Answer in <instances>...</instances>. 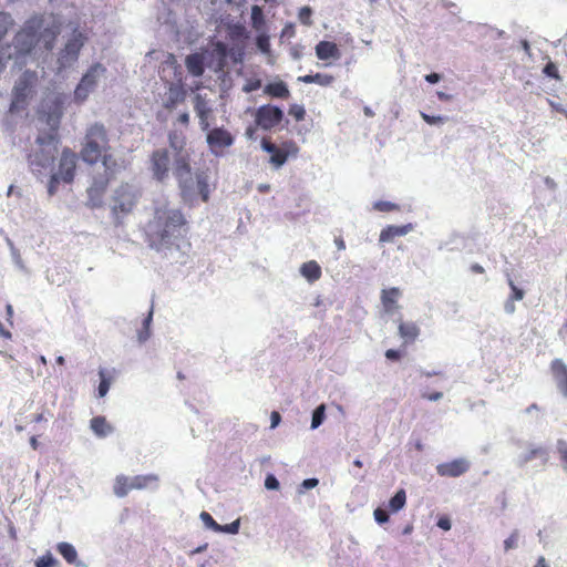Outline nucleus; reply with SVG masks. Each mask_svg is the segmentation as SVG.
<instances>
[{
  "label": "nucleus",
  "mask_w": 567,
  "mask_h": 567,
  "mask_svg": "<svg viewBox=\"0 0 567 567\" xmlns=\"http://www.w3.org/2000/svg\"><path fill=\"white\" fill-rule=\"evenodd\" d=\"M110 134L101 122H94L86 126L81 143L80 157L89 165L99 162L103 165V172L93 175L87 188V197L91 207H101L103 196L109 185L125 169L124 161H118L111 154Z\"/></svg>",
  "instance_id": "nucleus-1"
},
{
  "label": "nucleus",
  "mask_w": 567,
  "mask_h": 567,
  "mask_svg": "<svg viewBox=\"0 0 567 567\" xmlns=\"http://www.w3.org/2000/svg\"><path fill=\"white\" fill-rule=\"evenodd\" d=\"M147 227L151 246L157 250L190 247L189 224L178 208L166 205L156 207Z\"/></svg>",
  "instance_id": "nucleus-2"
},
{
  "label": "nucleus",
  "mask_w": 567,
  "mask_h": 567,
  "mask_svg": "<svg viewBox=\"0 0 567 567\" xmlns=\"http://www.w3.org/2000/svg\"><path fill=\"white\" fill-rule=\"evenodd\" d=\"M63 97L58 95L43 106L40 118L49 126L50 131L37 137L39 150L28 155V162L33 173H41L42 169L51 166L59 142L58 131L63 115Z\"/></svg>",
  "instance_id": "nucleus-3"
},
{
  "label": "nucleus",
  "mask_w": 567,
  "mask_h": 567,
  "mask_svg": "<svg viewBox=\"0 0 567 567\" xmlns=\"http://www.w3.org/2000/svg\"><path fill=\"white\" fill-rule=\"evenodd\" d=\"M59 33V24L44 28L43 16L30 17L13 37L14 58L19 59L30 54L41 39L44 41V49L51 51Z\"/></svg>",
  "instance_id": "nucleus-4"
},
{
  "label": "nucleus",
  "mask_w": 567,
  "mask_h": 567,
  "mask_svg": "<svg viewBox=\"0 0 567 567\" xmlns=\"http://www.w3.org/2000/svg\"><path fill=\"white\" fill-rule=\"evenodd\" d=\"M174 176L181 190V197L185 204L193 205L199 196L204 203L209 199V185L204 173L192 174L189 157L187 154H177L174 161Z\"/></svg>",
  "instance_id": "nucleus-5"
},
{
  "label": "nucleus",
  "mask_w": 567,
  "mask_h": 567,
  "mask_svg": "<svg viewBox=\"0 0 567 567\" xmlns=\"http://www.w3.org/2000/svg\"><path fill=\"white\" fill-rule=\"evenodd\" d=\"M39 83V76L35 71L27 70L16 81L9 111L17 113L28 107L30 101L37 93V86Z\"/></svg>",
  "instance_id": "nucleus-6"
},
{
  "label": "nucleus",
  "mask_w": 567,
  "mask_h": 567,
  "mask_svg": "<svg viewBox=\"0 0 567 567\" xmlns=\"http://www.w3.org/2000/svg\"><path fill=\"white\" fill-rule=\"evenodd\" d=\"M261 147L270 154L269 163L275 168H280L287 163L289 157H297L299 154V147L292 140H286L277 145L269 138L264 137L261 140Z\"/></svg>",
  "instance_id": "nucleus-7"
},
{
  "label": "nucleus",
  "mask_w": 567,
  "mask_h": 567,
  "mask_svg": "<svg viewBox=\"0 0 567 567\" xmlns=\"http://www.w3.org/2000/svg\"><path fill=\"white\" fill-rule=\"evenodd\" d=\"M86 41L87 35L83 31L79 29L73 30L71 37L59 52L56 61L59 71L72 66L78 61L80 52Z\"/></svg>",
  "instance_id": "nucleus-8"
},
{
  "label": "nucleus",
  "mask_w": 567,
  "mask_h": 567,
  "mask_svg": "<svg viewBox=\"0 0 567 567\" xmlns=\"http://www.w3.org/2000/svg\"><path fill=\"white\" fill-rule=\"evenodd\" d=\"M285 117L284 111L272 104L259 106L254 114L255 125L264 131H272L280 125Z\"/></svg>",
  "instance_id": "nucleus-9"
},
{
  "label": "nucleus",
  "mask_w": 567,
  "mask_h": 567,
  "mask_svg": "<svg viewBox=\"0 0 567 567\" xmlns=\"http://www.w3.org/2000/svg\"><path fill=\"white\" fill-rule=\"evenodd\" d=\"M136 194L128 185H121L114 196L112 212L116 218L130 214L136 205Z\"/></svg>",
  "instance_id": "nucleus-10"
},
{
  "label": "nucleus",
  "mask_w": 567,
  "mask_h": 567,
  "mask_svg": "<svg viewBox=\"0 0 567 567\" xmlns=\"http://www.w3.org/2000/svg\"><path fill=\"white\" fill-rule=\"evenodd\" d=\"M78 155L69 147L62 150L59 161L58 175L65 184H71L75 177Z\"/></svg>",
  "instance_id": "nucleus-11"
},
{
  "label": "nucleus",
  "mask_w": 567,
  "mask_h": 567,
  "mask_svg": "<svg viewBox=\"0 0 567 567\" xmlns=\"http://www.w3.org/2000/svg\"><path fill=\"white\" fill-rule=\"evenodd\" d=\"M171 157L166 148L155 150L151 155V169L157 182L168 177Z\"/></svg>",
  "instance_id": "nucleus-12"
},
{
  "label": "nucleus",
  "mask_w": 567,
  "mask_h": 567,
  "mask_svg": "<svg viewBox=\"0 0 567 567\" xmlns=\"http://www.w3.org/2000/svg\"><path fill=\"white\" fill-rule=\"evenodd\" d=\"M207 132L206 142L214 153H218L234 143V136L224 127H215Z\"/></svg>",
  "instance_id": "nucleus-13"
},
{
  "label": "nucleus",
  "mask_w": 567,
  "mask_h": 567,
  "mask_svg": "<svg viewBox=\"0 0 567 567\" xmlns=\"http://www.w3.org/2000/svg\"><path fill=\"white\" fill-rule=\"evenodd\" d=\"M470 470V463L465 458H455L436 466V473L442 477H458Z\"/></svg>",
  "instance_id": "nucleus-14"
},
{
  "label": "nucleus",
  "mask_w": 567,
  "mask_h": 567,
  "mask_svg": "<svg viewBox=\"0 0 567 567\" xmlns=\"http://www.w3.org/2000/svg\"><path fill=\"white\" fill-rule=\"evenodd\" d=\"M194 110L199 120L202 131H208L210 127V118L213 116V109L209 106L205 96L196 94L194 97Z\"/></svg>",
  "instance_id": "nucleus-15"
},
{
  "label": "nucleus",
  "mask_w": 567,
  "mask_h": 567,
  "mask_svg": "<svg viewBox=\"0 0 567 567\" xmlns=\"http://www.w3.org/2000/svg\"><path fill=\"white\" fill-rule=\"evenodd\" d=\"M550 371L559 391L564 396H567V365L563 360L555 359L550 363Z\"/></svg>",
  "instance_id": "nucleus-16"
},
{
  "label": "nucleus",
  "mask_w": 567,
  "mask_h": 567,
  "mask_svg": "<svg viewBox=\"0 0 567 567\" xmlns=\"http://www.w3.org/2000/svg\"><path fill=\"white\" fill-rule=\"evenodd\" d=\"M539 458L543 464H546L548 461V452L543 446H529L525 452L520 453L517 463L519 466H524L533 460Z\"/></svg>",
  "instance_id": "nucleus-17"
},
{
  "label": "nucleus",
  "mask_w": 567,
  "mask_h": 567,
  "mask_svg": "<svg viewBox=\"0 0 567 567\" xmlns=\"http://www.w3.org/2000/svg\"><path fill=\"white\" fill-rule=\"evenodd\" d=\"M316 55L319 60L326 61L328 59L339 60L341 58V51L334 42L320 41L317 43Z\"/></svg>",
  "instance_id": "nucleus-18"
},
{
  "label": "nucleus",
  "mask_w": 567,
  "mask_h": 567,
  "mask_svg": "<svg viewBox=\"0 0 567 567\" xmlns=\"http://www.w3.org/2000/svg\"><path fill=\"white\" fill-rule=\"evenodd\" d=\"M105 68L101 63H94L90 66V69L85 72V74L81 79V83H84L92 91L95 90L97 85L99 78L105 73Z\"/></svg>",
  "instance_id": "nucleus-19"
},
{
  "label": "nucleus",
  "mask_w": 567,
  "mask_h": 567,
  "mask_svg": "<svg viewBox=\"0 0 567 567\" xmlns=\"http://www.w3.org/2000/svg\"><path fill=\"white\" fill-rule=\"evenodd\" d=\"M185 64L187 71L193 76H202L205 72V59L200 53H192L186 56Z\"/></svg>",
  "instance_id": "nucleus-20"
},
{
  "label": "nucleus",
  "mask_w": 567,
  "mask_h": 567,
  "mask_svg": "<svg viewBox=\"0 0 567 567\" xmlns=\"http://www.w3.org/2000/svg\"><path fill=\"white\" fill-rule=\"evenodd\" d=\"M420 334V328L415 322L401 321L399 323V336L403 339L404 343H413Z\"/></svg>",
  "instance_id": "nucleus-21"
},
{
  "label": "nucleus",
  "mask_w": 567,
  "mask_h": 567,
  "mask_svg": "<svg viewBox=\"0 0 567 567\" xmlns=\"http://www.w3.org/2000/svg\"><path fill=\"white\" fill-rule=\"evenodd\" d=\"M401 296V290L396 287L383 289L381 292V302L386 312H392L396 309L398 299Z\"/></svg>",
  "instance_id": "nucleus-22"
},
{
  "label": "nucleus",
  "mask_w": 567,
  "mask_h": 567,
  "mask_svg": "<svg viewBox=\"0 0 567 567\" xmlns=\"http://www.w3.org/2000/svg\"><path fill=\"white\" fill-rule=\"evenodd\" d=\"M186 97V92L182 86L171 85L168 96L165 99L163 106L166 110H173L177 104L183 103Z\"/></svg>",
  "instance_id": "nucleus-23"
},
{
  "label": "nucleus",
  "mask_w": 567,
  "mask_h": 567,
  "mask_svg": "<svg viewBox=\"0 0 567 567\" xmlns=\"http://www.w3.org/2000/svg\"><path fill=\"white\" fill-rule=\"evenodd\" d=\"M264 93L268 96L282 100H287L290 96V91L284 81L266 84Z\"/></svg>",
  "instance_id": "nucleus-24"
},
{
  "label": "nucleus",
  "mask_w": 567,
  "mask_h": 567,
  "mask_svg": "<svg viewBox=\"0 0 567 567\" xmlns=\"http://www.w3.org/2000/svg\"><path fill=\"white\" fill-rule=\"evenodd\" d=\"M90 427L99 437H105L113 432V426L101 415L91 419Z\"/></svg>",
  "instance_id": "nucleus-25"
},
{
  "label": "nucleus",
  "mask_w": 567,
  "mask_h": 567,
  "mask_svg": "<svg viewBox=\"0 0 567 567\" xmlns=\"http://www.w3.org/2000/svg\"><path fill=\"white\" fill-rule=\"evenodd\" d=\"M300 274L309 282H315L321 278L322 271L320 265L316 260H309L301 265Z\"/></svg>",
  "instance_id": "nucleus-26"
},
{
  "label": "nucleus",
  "mask_w": 567,
  "mask_h": 567,
  "mask_svg": "<svg viewBox=\"0 0 567 567\" xmlns=\"http://www.w3.org/2000/svg\"><path fill=\"white\" fill-rule=\"evenodd\" d=\"M302 83H316L320 86H329L334 82V76L326 73L307 74L298 78Z\"/></svg>",
  "instance_id": "nucleus-27"
},
{
  "label": "nucleus",
  "mask_w": 567,
  "mask_h": 567,
  "mask_svg": "<svg viewBox=\"0 0 567 567\" xmlns=\"http://www.w3.org/2000/svg\"><path fill=\"white\" fill-rule=\"evenodd\" d=\"M408 231L409 226H388L381 230L379 240L381 243H389L395 237L405 235Z\"/></svg>",
  "instance_id": "nucleus-28"
},
{
  "label": "nucleus",
  "mask_w": 567,
  "mask_h": 567,
  "mask_svg": "<svg viewBox=\"0 0 567 567\" xmlns=\"http://www.w3.org/2000/svg\"><path fill=\"white\" fill-rule=\"evenodd\" d=\"M131 478L125 475H117L114 481L113 491L118 497H124L132 491Z\"/></svg>",
  "instance_id": "nucleus-29"
},
{
  "label": "nucleus",
  "mask_w": 567,
  "mask_h": 567,
  "mask_svg": "<svg viewBox=\"0 0 567 567\" xmlns=\"http://www.w3.org/2000/svg\"><path fill=\"white\" fill-rule=\"evenodd\" d=\"M158 482V476L155 474L147 475H136L131 478V486L133 489H144L152 484H156Z\"/></svg>",
  "instance_id": "nucleus-30"
},
{
  "label": "nucleus",
  "mask_w": 567,
  "mask_h": 567,
  "mask_svg": "<svg viewBox=\"0 0 567 567\" xmlns=\"http://www.w3.org/2000/svg\"><path fill=\"white\" fill-rule=\"evenodd\" d=\"M58 551L69 564H74L78 559V553L73 545L62 542L56 546Z\"/></svg>",
  "instance_id": "nucleus-31"
},
{
  "label": "nucleus",
  "mask_w": 567,
  "mask_h": 567,
  "mask_svg": "<svg viewBox=\"0 0 567 567\" xmlns=\"http://www.w3.org/2000/svg\"><path fill=\"white\" fill-rule=\"evenodd\" d=\"M406 503V493L403 488L399 489L389 501L391 512L395 513L402 509Z\"/></svg>",
  "instance_id": "nucleus-32"
},
{
  "label": "nucleus",
  "mask_w": 567,
  "mask_h": 567,
  "mask_svg": "<svg viewBox=\"0 0 567 567\" xmlns=\"http://www.w3.org/2000/svg\"><path fill=\"white\" fill-rule=\"evenodd\" d=\"M14 25V20L8 12L0 11V42Z\"/></svg>",
  "instance_id": "nucleus-33"
},
{
  "label": "nucleus",
  "mask_w": 567,
  "mask_h": 567,
  "mask_svg": "<svg viewBox=\"0 0 567 567\" xmlns=\"http://www.w3.org/2000/svg\"><path fill=\"white\" fill-rule=\"evenodd\" d=\"M228 35L231 41H243L247 39V30L243 24H234L228 29Z\"/></svg>",
  "instance_id": "nucleus-34"
},
{
  "label": "nucleus",
  "mask_w": 567,
  "mask_h": 567,
  "mask_svg": "<svg viewBox=\"0 0 567 567\" xmlns=\"http://www.w3.org/2000/svg\"><path fill=\"white\" fill-rule=\"evenodd\" d=\"M93 92L91 89H89L84 83L79 82L74 90V101L76 103H83L90 93Z\"/></svg>",
  "instance_id": "nucleus-35"
},
{
  "label": "nucleus",
  "mask_w": 567,
  "mask_h": 567,
  "mask_svg": "<svg viewBox=\"0 0 567 567\" xmlns=\"http://www.w3.org/2000/svg\"><path fill=\"white\" fill-rule=\"evenodd\" d=\"M373 209L382 213H390L400 210V206L398 204L386 202V200H378L373 204Z\"/></svg>",
  "instance_id": "nucleus-36"
},
{
  "label": "nucleus",
  "mask_w": 567,
  "mask_h": 567,
  "mask_svg": "<svg viewBox=\"0 0 567 567\" xmlns=\"http://www.w3.org/2000/svg\"><path fill=\"white\" fill-rule=\"evenodd\" d=\"M200 519L207 528L213 529L214 532H219L221 529V525H219L207 512L200 513Z\"/></svg>",
  "instance_id": "nucleus-37"
},
{
  "label": "nucleus",
  "mask_w": 567,
  "mask_h": 567,
  "mask_svg": "<svg viewBox=\"0 0 567 567\" xmlns=\"http://www.w3.org/2000/svg\"><path fill=\"white\" fill-rule=\"evenodd\" d=\"M288 113L292 116L297 122L303 121L306 116V110L300 104H291L289 106Z\"/></svg>",
  "instance_id": "nucleus-38"
},
{
  "label": "nucleus",
  "mask_w": 567,
  "mask_h": 567,
  "mask_svg": "<svg viewBox=\"0 0 567 567\" xmlns=\"http://www.w3.org/2000/svg\"><path fill=\"white\" fill-rule=\"evenodd\" d=\"M557 452L561 462L563 468L567 472V442L564 440L557 441Z\"/></svg>",
  "instance_id": "nucleus-39"
},
{
  "label": "nucleus",
  "mask_w": 567,
  "mask_h": 567,
  "mask_svg": "<svg viewBox=\"0 0 567 567\" xmlns=\"http://www.w3.org/2000/svg\"><path fill=\"white\" fill-rule=\"evenodd\" d=\"M251 22L252 27L256 29H259V27L264 23V13L259 6H254L251 8Z\"/></svg>",
  "instance_id": "nucleus-40"
},
{
  "label": "nucleus",
  "mask_w": 567,
  "mask_h": 567,
  "mask_svg": "<svg viewBox=\"0 0 567 567\" xmlns=\"http://www.w3.org/2000/svg\"><path fill=\"white\" fill-rule=\"evenodd\" d=\"M100 377H101V381H100V384H99L97 392H99V396L103 398V396L106 395V393L110 390L111 381H110V379H107L105 377V371L104 370H100Z\"/></svg>",
  "instance_id": "nucleus-41"
},
{
  "label": "nucleus",
  "mask_w": 567,
  "mask_h": 567,
  "mask_svg": "<svg viewBox=\"0 0 567 567\" xmlns=\"http://www.w3.org/2000/svg\"><path fill=\"white\" fill-rule=\"evenodd\" d=\"M56 564V559L50 553L35 560V567H54Z\"/></svg>",
  "instance_id": "nucleus-42"
},
{
  "label": "nucleus",
  "mask_w": 567,
  "mask_h": 567,
  "mask_svg": "<svg viewBox=\"0 0 567 567\" xmlns=\"http://www.w3.org/2000/svg\"><path fill=\"white\" fill-rule=\"evenodd\" d=\"M543 73L546 76L555 79L557 81L561 80V78L559 75V72H558L557 65L554 62H551V61L547 62V64L544 66Z\"/></svg>",
  "instance_id": "nucleus-43"
},
{
  "label": "nucleus",
  "mask_w": 567,
  "mask_h": 567,
  "mask_svg": "<svg viewBox=\"0 0 567 567\" xmlns=\"http://www.w3.org/2000/svg\"><path fill=\"white\" fill-rule=\"evenodd\" d=\"M311 16H312V10H311V8H310V7H302V8L299 10L298 19H299V21H300L303 25H311V24H312Z\"/></svg>",
  "instance_id": "nucleus-44"
},
{
  "label": "nucleus",
  "mask_w": 567,
  "mask_h": 567,
  "mask_svg": "<svg viewBox=\"0 0 567 567\" xmlns=\"http://www.w3.org/2000/svg\"><path fill=\"white\" fill-rule=\"evenodd\" d=\"M323 419H324V405L321 404L313 411L312 420H311V427L312 429L318 427L322 423Z\"/></svg>",
  "instance_id": "nucleus-45"
},
{
  "label": "nucleus",
  "mask_w": 567,
  "mask_h": 567,
  "mask_svg": "<svg viewBox=\"0 0 567 567\" xmlns=\"http://www.w3.org/2000/svg\"><path fill=\"white\" fill-rule=\"evenodd\" d=\"M256 44L262 53L270 52V40L266 34H259L256 39Z\"/></svg>",
  "instance_id": "nucleus-46"
},
{
  "label": "nucleus",
  "mask_w": 567,
  "mask_h": 567,
  "mask_svg": "<svg viewBox=\"0 0 567 567\" xmlns=\"http://www.w3.org/2000/svg\"><path fill=\"white\" fill-rule=\"evenodd\" d=\"M260 87H261V80L260 79H249L244 84L243 91L245 93H251L254 91H257Z\"/></svg>",
  "instance_id": "nucleus-47"
},
{
  "label": "nucleus",
  "mask_w": 567,
  "mask_h": 567,
  "mask_svg": "<svg viewBox=\"0 0 567 567\" xmlns=\"http://www.w3.org/2000/svg\"><path fill=\"white\" fill-rule=\"evenodd\" d=\"M519 534L517 530H514L505 540H504V548L505 550L513 549L517 547L518 544Z\"/></svg>",
  "instance_id": "nucleus-48"
},
{
  "label": "nucleus",
  "mask_w": 567,
  "mask_h": 567,
  "mask_svg": "<svg viewBox=\"0 0 567 567\" xmlns=\"http://www.w3.org/2000/svg\"><path fill=\"white\" fill-rule=\"evenodd\" d=\"M60 182H62V181L58 175H55V174L51 175V177L49 179V184H48V193L50 196H53L56 193Z\"/></svg>",
  "instance_id": "nucleus-49"
},
{
  "label": "nucleus",
  "mask_w": 567,
  "mask_h": 567,
  "mask_svg": "<svg viewBox=\"0 0 567 567\" xmlns=\"http://www.w3.org/2000/svg\"><path fill=\"white\" fill-rule=\"evenodd\" d=\"M373 516L379 524L388 523L390 518L388 512L381 507L374 509Z\"/></svg>",
  "instance_id": "nucleus-50"
},
{
  "label": "nucleus",
  "mask_w": 567,
  "mask_h": 567,
  "mask_svg": "<svg viewBox=\"0 0 567 567\" xmlns=\"http://www.w3.org/2000/svg\"><path fill=\"white\" fill-rule=\"evenodd\" d=\"M509 287L512 289L511 300L519 301L524 298V290L515 286L513 280H509Z\"/></svg>",
  "instance_id": "nucleus-51"
},
{
  "label": "nucleus",
  "mask_w": 567,
  "mask_h": 567,
  "mask_svg": "<svg viewBox=\"0 0 567 567\" xmlns=\"http://www.w3.org/2000/svg\"><path fill=\"white\" fill-rule=\"evenodd\" d=\"M239 530V519L227 524L221 525V529L218 533H227V534H237Z\"/></svg>",
  "instance_id": "nucleus-52"
},
{
  "label": "nucleus",
  "mask_w": 567,
  "mask_h": 567,
  "mask_svg": "<svg viewBox=\"0 0 567 567\" xmlns=\"http://www.w3.org/2000/svg\"><path fill=\"white\" fill-rule=\"evenodd\" d=\"M265 486L267 489H278L279 482L272 474H269L265 480Z\"/></svg>",
  "instance_id": "nucleus-53"
},
{
  "label": "nucleus",
  "mask_w": 567,
  "mask_h": 567,
  "mask_svg": "<svg viewBox=\"0 0 567 567\" xmlns=\"http://www.w3.org/2000/svg\"><path fill=\"white\" fill-rule=\"evenodd\" d=\"M152 320V312H150V315L147 316V318L144 319V328H145V333H140L138 336V339L140 341H145L147 338H148V326H150V322Z\"/></svg>",
  "instance_id": "nucleus-54"
},
{
  "label": "nucleus",
  "mask_w": 567,
  "mask_h": 567,
  "mask_svg": "<svg viewBox=\"0 0 567 567\" xmlns=\"http://www.w3.org/2000/svg\"><path fill=\"white\" fill-rule=\"evenodd\" d=\"M436 525L443 530H450L452 526L450 518L446 516L440 517Z\"/></svg>",
  "instance_id": "nucleus-55"
},
{
  "label": "nucleus",
  "mask_w": 567,
  "mask_h": 567,
  "mask_svg": "<svg viewBox=\"0 0 567 567\" xmlns=\"http://www.w3.org/2000/svg\"><path fill=\"white\" fill-rule=\"evenodd\" d=\"M385 358L392 361H398L401 359V353L399 350L389 349L385 351Z\"/></svg>",
  "instance_id": "nucleus-56"
},
{
  "label": "nucleus",
  "mask_w": 567,
  "mask_h": 567,
  "mask_svg": "<svg viewBox=\"0 0 567 567\" xmlns=\"http://www.w3.org/2000/svg\"><path fill=\"white\" fill-rule=\"evenodd\" d=\"M270 421H271V427L272 429L276 427L281 421L280 413L277 411H272L271 415H270Z\"/></svg>",
  "instance_id": "nucleus-57"
},
{
  "label": "nucleus",
  "mask_w": 567,
  "mask_h": 567,
  "mask_svg": "<svg viewBox=\"0 0 567 567\" xmlns=\"http://www.w3.org/2000/svg\"><path fill=\"white\" fill-rule=\"evenodd\" d=\"M424 121L429 124H437V123H442L443 122V117L441 116H430V115H426V114H423L422 115Z\"/></svg>",
  "instance_id": "nucleus-58"
},
{
  "label": "nucleus",
  "mask_w": 567,
  "mask_h": 567,
  "mask_svg": "<svg viewBox=\"0 0 567 567\" xmlns=\"http://www.w3.org/2000/svg\"><path fill=\"white\" fill-rule=\"evenodd\" d=\"M177 122L184 126H187L189 124V114L187 112L179 114Z\"/></svg>",
  "instance_id": "nucleus-59"
},
{
  "label": "nucleus",
  "mask_w": 567,
  "mask_h": 567,
  "mask_svg": "<svg viewBox=\"0 0 567 567\" xmlns=\"http://www.w3.org/2000/svg\"><path fill=\"white\" fill-rule=\"evenodd\" d=\"M319 481L317 478H307L302 482V486L305 488H313L318 485Z\"/></svg>",
  "instance_id": "nucleus-60"
},
{
  "label": "nucleus",
  "mask_w": 567,
  "mask_h": 567,
  "mask_svg": "<svg viewBox=\"0 0 567 567\" xmlns=\"http://www.w3.org/2000/svg\"><path fill=\"white\" fill-rule=\"evenodd\" d=\"M425 80H426V82L432 83V84L437 83L441 80V75L437 73H430V74L425 75Z\"/></svg>",
  "instance_id": "nucleus-61"
},
{
  "label": "nucleus",
  "mask_w": 567,
  "mask_h": 567,
  "mask_svg": "<svg viewBox=\"0 0 567 567\" xmlns=\"http://www.w3.org/2000/svg\"><path fill=\"white\" fill-rule=\"evenodd\" d=\"M443 396L442 392H433L430 394L424 395L430 401H437Z\"/></svg>",
  "instance_id": "nucleus-62"
},
{
  "label": "nucleus",
  "mask_w": 567,
  "mask_h": 567,
  "mask_svg": "<svg viewBox=\"0 0 567 567\" xmlns=\"http://www.w3.org/2000/svg\"><path fill=\"white\" fill-rule=\"evenodd\" d=\"M534 567H549V564L547 563L546 558L544 556H540Z\"/></svg>",
  "instance_id": "nucleus-63"
},
{
  "label": "nucleus",
  "mask_w": 567,
  "mask_h": 567,
  "mask_svg": "<svg viewBox=\"0 0 567 567\" xmlns=\"http://www.w3.org/2000/svg\"><path fill=\"white\" fill-rule=\"evenodd\" d=\"M471 270L474 272V274H483L485 270L484 268L480 265V264H473L471 266Z\"/></svg>",
  "instance_id": "nucleus-64"
}]
</instances>
